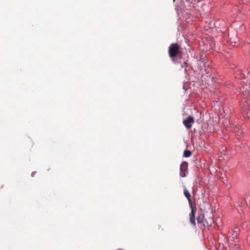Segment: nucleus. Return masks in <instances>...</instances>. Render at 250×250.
<instances>
[{"label":"nucleus","mask_w":250,"mask_h":250,"mask_svg":"<svg viewBox=\"0 0 250 250\" xmlns=\"http://www.w3.org/2000/svg\"><path fill=\"white\" fill-rule=\"evenodd\" d=\"M239 229L237 228L232 229L229 233L228 242L231 250H242L238 244L239 242L237 236Z\"/></svg>","instance_id":"f257e3e1"},{"label":"nucleus","mask_w":250,"mask_h":250,"mask_svg":"<svg viewBox=\"0 0 250 250\" xmlns=\"http://www.w3.org/2000/svg\"><path fill=\"white\" fill-rule=\"evenodd\" d=\"M204 226H210L213 222L212 216H209L208 218L205 217L204 220Z\"/></svg>","instance_id":"6e6552de"},{"label":"nucleus","mask_w":250,"mask_h":250,"mask_svg":"<svg viewBox=\"0 0 250 250\" xmlns=\"http://www.w3.org/2000/svg\"><path fill=\"white\" fill-rule=\"evenodd\" d=\"M190 208H191V212L189 214V219L190 222L191 224L194 227L196 225L195 223V211L194 210L193 208V205L191 206H190Z\"/></svg>","instance_id":"423d86ee"},{"label":"nucleus","mask_w":250,"mask_h":250,"mask_svg":"<svg viewBox=\"0 0 250 250\" xmlns=\"http://www.w3.org/2000/svg\"><path fill=\"white\" fill-rule=\"evenodd\" d=\"M210 216H212V214H211V213H210Z\"/></svg>","instance_id":"ddd939ff"},{"label":"nucleus","mask_w":250,"mask_h":250,"mask_svg":"<svg viewBox=\"0 0 250 250\" xmlns=\"http://www.w3.org/2000/svg\"><path fill=\"white\" fill-rule=\"evenodd\" d=\"M242 113L245 117H250V100H245L242 106Z\"/></svg>","instance_id":"7ed1b4c3"},{"label":"nucleus","mask_w":250,"mask_h":250,"mask_svg":"<svg viewBox=\"0 0 250 250\" xmlns=\"http://www.w3.org/2000/svg\"><path fill=\"white\" fill-rule=\"evenodd\" d=\"M183 123L187 128L189 129L194 124V119L192 116H189L186 119L183 121Z\"/></svg>","instance_id":"20e7f679"},{"label":"nucleus","mask_w":250,"mask_h":250,"mask_svg":"<svg viewBox=\"0 0 250 250\" xmlns=\"http://www.w3.org/2000/svg\"><path fill=\"white\" fill-rule=\"evenodd\" d=\"M191 155V152L188 150H186L184 153V156L186 157H188Z\"/></svg>","instance_id":"f8f14e48"},{"label":"nucleus","mask_w":250,"mask_h":250,"mask_svg":"<svg viewBox=\"0 0 250 250\" xmlns=\"http://www.w3.org/2000/svg\"><path fill=\"white\" fill-rule=\"evenodd\" d=\"M184 195L188 199L189 206L192 207V206L193 205H192V201L191 199L190 194L189 193V192L188 191V190L186 188H184Z\"/></svg>","instance_id":"1a4fd4ad"},{"label":"nucleus","mask_w":250,"mask_h":250,"mask_svg":"<svg viewBox=\"0 0 250 250\" xmlns=\"http://www.w3.org/2000/svg\"><path fill=\"white\" fill-rule=\"evenodd\" d=\"M205 218V216L204 214H200L198 215L197 218V222L198 223H201L204 225V220Z\"/></svg>","instance_id":"9d476101"},{"label":"nucleus","mask_w":250,"mask_h":250,"mask_svg":"<svg viewBox=\"0 0 250 250\" xmlns=\"http://www.w3.org/2000/svg\"><path fill=\"white\" fill-rule=\"evenodd\" d=\"M181 53V47L178 43H173L169 46L168 54L171 58L176 57Z\"/></svg>","instance_id":"f03ea898"},{"label":"nucleus","mask_w":250,"mask_h":250,"mask_svg":"<svg viewBox=\"0 0 250 250\" xmlns=\"http://www.w3.org/2000/svg\"><path fill=\"white\" fill-rule=\"evenodd\" d=\"M210 216H212V214H211V213H210Z\"/></svg>","instance_id":"4468645a"},{"label":"nucleus","mask_w":250,"mask_h":250,"mask_svg":"<svg viewBox=\"0 0 250 250\" xmlns=\"http://www.w3.org/2000/svg\"><path fill=\"white\" fill-rule=\"evenodd\" d=\"M246 89H245V87H243V90H242V92L244 93V95L246 96L247 94H249V96H250V91H249V90L248 89V87L250 89V86H248L247 85H246Z\"/></svg>","instance_id":"9b49d317"},{"label":"nucleus","mask_w":250,"mask_h":250,"mask_svg":"<svg viewBox=\"0 0 250 250\" xmlns=\"http://www.w3.org/2000/svg\"><path fill=\"white\" fill-rule=\"evenodd\" d=\"M188 164L186 162H183L182 163L180 167V175L182 177L186 176V173H187Z\"/></svg>","instance_id":"39448f33"},{"label":"nucleus","mask_w":250,"mask_h":250,"mask_svg":"<svg viewBox=\"0 0 250 250\" xmlns=\"http://www.w3.org/2000/svg\"><path fill=\"white\" fill-rule=\"evenodd\" d=\"M236 77L238 79H249V73L246 72V71H245V72H242V71H238V73L236 74Z\"/></svg>","instance_id":"0eeeda50"}]
</instances>
